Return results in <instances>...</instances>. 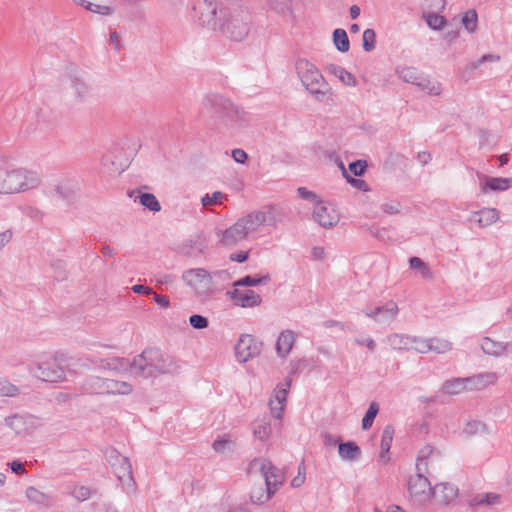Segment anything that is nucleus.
Returning a JSON list of instances; mask_svg holds the SVG:
<instances>
[{
	"label": "nucleus",
	"mask_w": 512,
	"mask_h": 512,
	"mask_svg": "<svg viewBox=\"0 0 512 512\" xmlns=\"http://www.w3.org/2000/svg\"><path fill=\"white\" fill-rule=\"evenodd\" d=\"M258 212L262 218H264L262 225L277 227V225L282 223L285 219L284 209L277 205L268 206L263 210H258Z\"/></svg>",
	"instance_id": "a878e982"
},
{
	"label": "nucleus",
	"mask_w": 512,
	"mask_h": 512,
	"mask_svg": "<svg viewBox=\"0 0 512 512\" xmlns=\"http://www.w3.org/2000/svg\"><path fill=\"white\" fill-rule=\"evenodd\" d=\"M411 349H414L415 351L419 353H427L430 352L429 348V338L424 339L417 336H412L411 340Z\"/></svg>",
	"instance_id": "5fc2aeb1"
},
{
	"label": "nucleus",
	"mask_w": 512,
	"mask_h": 512,
	"mask_svg": "<svg viewBox=\"0 0 512 512\" xmlns=\"http://www.w3.org/2000/svg\"><path fill=\"white\" fill-rule=\"evenodd\" d=\"M394 436V428L391 425L385 426V428L382 431L381 436V452H380V459L384 462L389 460V457L387 456L389 453V450L392 445Z\"/></svg>",
	"instance_id": "72a5a7b5"
},
{
	"label": "nucleus",
	"mask_w": 512,
	"mask_h": 512,
	"mask_svg": "<svg viewBox=\"0 0 512 512\" xmlns=\"http://www.w3.org/2000/svg\"><path fill=\"white\" fill-rule=\"evenodd\" d=\"M275 493H271L266 487L265 489L259 485L254 486L250 492V499L255 504H263L267 502Z\"/></svg>",
	"instance_id": "4c0bfd02"
},
{
	"label": "nucleus",
	"mask_w": 512,
	"mask_h": 512,
	"mask_svg": "<svg viewBox=\"0 0 512 512\" xmlns=\"http://www.w3.org/2000/svg\"><path fill=\"white\" fill-rule=\"evenodd\" d=\"M137 198L139 199L140 204L148 210L152 212H159L161 210V205L154 194L139 193Z\"/></svg>",
	"instance_id": "a19ab883"
},
{
	"label": "nucleus",
	"mask_w": 512,
	"mask_h": 512,
	"mask_svg": "<svg viewBox=\"0 0 512 512\" xmlns=\"http://www.w3.org/2000/svg\"><path fill=\"white\" fill-rule=\"evenodd\" d=\"M441 461L440 452L430 445L424 446L418 453L416 460V472L429 475L431 471L439 467Z\"/></svg>",
	"instance_id": "dca6fc26"
},
{
	"label": "nucleus",
	"mask_w": 512,
	"mask_h": 512,
	"mask_svg": "<svg viewBox=\"0 0 512 512\" xmlns=\"http://www.w3.org/2000/svg\"><path fill=\"white\" fill-rule=\"evenodd\" d=\"M270 281V275L266 274L261 277L245 276L234 283L235 286H256L259 284H266Z\"/></svg>",
	"instance_id": "09e8293b"
},
{
	"label": "nucleus",
	"mask_w": 512,
	"mask_h": 512,
	"mask_svg": "<svg viewBox=\"0 0 512 512\" xmlns=\"http://www.w3.org/2000/svg\"><path fill=\"white\" fill-rule=\"evenodd\" d=\"M204 244L200 238L190 239L177 247V253L183 256H198L203 252Z\"/></svg>",
	"instance_id": "7c9ffc66"
},
{
	"label": "nucleus",
	"mask_w": 512,
	"mask_h": 512,
	"mask_svg": "<svg viewBox=\"0 0 512 512\" xmlns=\"http://www.w3.org/2000/svg\"><path fill=\"white\" fill-rule=\"evenodd\" d=\"M199 22L201 26L213 31H222L224 22L221 15L217 16V4L214 0H203L200 6Z\"/></svg>",
	"instance_id": "f3484780"
},
{
	"label": "nucleus",
	"mask_w": 512,
	"mask_h": 512,
	"mask_svg": "<svg viewBox=\"0 0 512 512\" xmlns=\"http://www.w3.org/2000/svg\"><path fill=\"white\" fill-rule=\"evenodd\" d=\"M409 265L411 269L418 270L423 278H431V271L428 265L419 257H411L409 259Z\"/></svg>",
	"instance_id": "49530a36"
},
{
	"label": "nucleus",
	"mask_w": 512,
	"mask_h": 512,
	"mask_svg": "<svg viewBox=\"0 0 512 512\" xmlns=\"http://www.w3.org/2000/svg\"><path fill=\"white\" fill-rule=\"evenodd\" d=\"M36 377L46 382H60L65 380L66 373L63 360L57 357L37 364Z\"/></svg>",
	"instance_id": "4468645a"
},
{
	"label": "nucleus",
	"mask_w": 512,
	"mask_h": 512,
	"mask_svg": "<svg viewBox=\"0 0 512 512\" xmlns=\"http://www.w3.org/2000/svg\"><path fill=\"white\" fill-rule=\"evenodd\" d=\"M482 351L492 357H502V341H496L490 337H484L481 340Z\"/></svg>",
	"instance_id": "f704fd0d"
},
{
	"label": "nucleus",
	"mask_w": 512,
	"mask_h": 512,
	"mask_svg": "<svg viewBox=\"0 0 512 512\" xmlns=\"http://www.w3.org/2000/svg\"><path fill=\"white\" fill-rule=\"evenodd\" d=\"M378 411H379L378 404L376 402H371L368 407V410L366 411V414L364 415V417L362 419V428L364 430H367L372 426L374 419L378 414Z\"/></svg>",
	"instance_id": "de8ad7c7"
},
{
	"label": "nucleus",
	"mask_w": 512,
	"mask_h": 512,
	"mask_svg": "<svg viewBox=\"0 0 512 512\" xmlns=\"http://www.w3.org/2000/svg\"><path fill=\"white\" fill-rule=\"evenodd\" d=\"M291 378L287 377L284 383H280L273 390L269 400V408L272 416L278 420L282 419L286 406L287 395L291 387Z\"/></svg>",
	"instance_id": "2eb2a0df"
},
{
	"label": "nucleus",
	"mask_w": 512,
	"mask_h": 512,
	"mask_svg": "<svg viewBox=\"0 0 512 512\" xmlns=\"http://www.w3.org/2000/svg\"><path fill=\"white\" fill-rule=\"evenodd\" d=\"M331 72L345 85L354 87L357 85V80L353 74L340 66H332Z\"/></svg>",
	"instance_id": "79ce46f5"
},
{
	"label": "nucleus",
	"mask_w": 512,
	"mask_h": 512,
	"mask_svg": "<svg viewBox=\"0 0 512 512\" xmlns=\"http://www.w3.org/2000/svg\"><path fill=\"white\" fill-rule=\"evenodd\" d=\"M362 311L376 323L390 326L399 314V307L396 302L388 301L383 305L367 306Z\"/></svg>",
	"instance_id": "9b49d317"
},
{
	"label": "nucleus",
	"mask_w": 512,
	"mask_h": 512,
	"mask_svg": "<svg viewBox=\"0 0 512 512\" xmlns=\"http://www.w3.org/2000/svg\"><path fill=\"white\" fill-rule=\"evenodd\" d=\"M339 457L344 461H356L361 456V449L354 441H347L338 445Z\"/></svg>",
	"instance_id": "c756f323"
},
{
	"label": "nucleus",
	"mask_w": 512,
	"mask_h": 512,
	"mask_svg": "<svg viewBox=\"0 0 512 512\" xmlns=\"http://www.w3.org/2000/svg\"><path fill=\"white\" fill-rule=\"evenodd\" d=\"M499 376L496 372H483L467 377L469 391L483 390L496 384Z\"/></svg>",
	"instance_id": "4be33fe9"
},
{
	"label": "nucleus",
	"mask_w": 512,
	"mask_h": 512,
	"mask_svg": "<svg viewBox=\"0 0 512 512\" xmlns=\"http://www.w3.org/2000/svg\"><path fill=\"white\" fill-rule=\"evenodd\" d=\"M296 341V334L292 330H284L278 336L276 342V352L277 355L281 358H286Z\"/></svg>",
	"instance_id": "393cba45"
},
{
	"label": "nucleus",
	"mask_w": 512,
	"mask_h": 512,
	"mask_svg": "<svg viewBox=\"0 0 512 512\" xmlns=\"http://www.w3.org/2000/svg\"><path fill=\"white\" fill-rule=\"evenodd\" d=\"M152 294H153V300L159 306H161L164 309H167V308L170 307V300H169V298L167 296L160 295V294H157V293H152Z\"/></svg>",
	"instance_id": "774afa93"
},
{
	"label": "nucleus",
	"mask_w": 512,
	"mask_h": 512,
	"mask_svg": "<svg viewBox=\"0 0 512 512\" xmlns=\"http://www.w3.org/2000/svg\"><path fill=\"white\" fill-rule=\"evenodd\" d=\"M401 205L397 201H390L381 205V210L389 215L398 214L400 212Z\"/></svg>",
	"instance_id": "e2e57ef3"
},
{
	"label": "nucleus",
	"mask_w": 512,
	"mask_h": 512,
	"mask_svg": "<svg viewBox=\"0 0 512 512\" xmlns=\"http://www.w3.org/2000/svg\"><path fill=\"white\" fill-rule=\"evenodd\" d=\"M262 346V342L252 335L242 334L234 347L235 358L239 363H245L259 356Z\"/></svg>",
	"instance_id": "ddd939ff"
},
{
	"label": "nucleus",
	"mask_w": 512,
	"mask_h": 512,
	"mask_svg": "<svg viewBox=\"0 0 512 512\" xmlns=\"http://www.w3.org/2000/svg\"><path fill=\"white\" fill-rule=\"evenodd\" d=\"M512 185V180L510 178H502V177H486L485 183L482 185V192H486L487 190L492 191H505L510 188Z\"/></svg>",
	"instance_id": "473e14b6"
},
{
	"label": "nucleus",
	"mask_w": 512,
	"mask_h": 512,
	"mask_svg": "<svg viewBox=\"0 0 512 512\" xmlns=\"http://www.w3.org/2000/svg\"><path fill=\"white\" fill-rule=\"evenodd\" d=\"M264 218L258 210L252 211L237 220L231 227L226 229V243H236L256 232L262 225Z\"/></svg>",
	"instance_id": "0eeeda50"
},
{
	"label": "nucleus",
	"mask_w": 512,
	"mask_h": 512,
	"mask_svg": "<svg viewBox=\"0 0 512 512\" xmlns=\"http://www.w3.org/2000/svg\"><path fill=\"white\" fill-rule=\"evenodd\" d=\"M232 158L235 162L244 164L247 160V153L243 149H234L232 150Z\"/></svg>",
	"instance_id": "338daca9"
},
{
	"label": "nucleus",
	"mask_w": 512,
	"mask_h": 512,
	"mask_svg": "<svg viewBox=\"0 0 512 512\" xmlns=\"http://www.w3.org/2000/svg\"><path fill=\"white\" fill-rule=\"evenodd\" d=\"M408 492L411 500L416 505H423L430 501L433 488L427 475L417 473L409 477Z\"/></svg>",
	"instance_id": "1a4fd4ad"
},
{
	"label": "nucleus",
	"mask_w": 512,
	"mask_h": 512,
	"mask_svg": "<svg viewBox=\"0 0 512 512\" xmlns=\"http://www.w3.org/2000/svg\"><path fill=\"white\" fill-rule=\"evenodd\" d=\"M40 182V175L32 170L25 168L0 169V194L25 192L38 187Z\"/></svg>",
	"instance_id": "7ed1b4c3"
},
{
	"label": "nucleus",
	"mask_w": 512,
	"mask_h": 512,
	"mask_svg": "<svg viewBox=\"0 0 512 512\" xmlns=\"http://www.w3.org/2000/svg\"><path fill=\"white\" fill-rule=\"evenodd\" d=\"M57 196L64 200H73L80 190L79 181L76 178H62L54 186Z\"/></svg>",
	"instance_id": "412c9836"
},
{
	"label": "nucleus",
	"mask_w": 512,
	"mask_h": 512,
	"mask_svg": "<svg viewBox=\"0 0 512 512\" xmlns=\"http://www.w3.org/2000/svg\"><path fill=\"white\" fill-rule=\"evenodd\" d=\"M234 303L238 306L249 308L261 304V297L253 290H239L235 289L231 295Z\"/></svg>",
	"instance_id": "b1692460"
},
{
	"label": "nucleus",
	"mask_w": 512,
	"mask_h": 512,
	"mask_svg": "<svg viewBox=\"0 0 512 512\" xmlns=\"http://www.w3.org/2000/svg\"><path fill=\"white\" fill-rule=\"evenodd\" d=\"M223 198H224L223 193L220 191H216L211 195L206 194L205 196H203L201 199V203L205 208H207L213 204L222 203Z\"/></svg>",
	"instance_id": "13d9d810"
},
{
	"label": "nucleus",
	"mask_w": 512,
	"mask_h": 512,
	"mask_svg": "<svg viewBox=\"0 0 512 512\" xmlns=\"http://www.w3.org/2000/svg\"><path fill=\"white\" fill-rule=\"evenodd\" d=\"M182 279L196 294L207 295L212 288L209 273L203 268L189 269L182 274Z\"/></svg>",
	"instance_id": "9d476101"
},
{
	"label": "nucleus",
	"mask_w": 512,
	"mask_h": 512,
	"mask_svg": "<svg viewBox=\"0 0 512 512\" xmlns=\"http://www.w3.org/2000/svg\"><path fill=\"white\" fill-rule=\"evenodd\" d=\"M367 168V162L365 160H357L355 162H352L349 164V170L355 175V176H361L364 174L365 170Z\"/></svg>",
	"instance_id": "680f3d73"
},
{
	"label": "nucleus",
	"mask_w": 512,
	"mask_h": 512,
	"mask_svg": "<svg viewBox=\"0 0 512 512\" xmlns=\"http://www.w3.org/2000/svg\"><path fill=\"white\" fill-rule=\"evenodd\" d=\"M297 193L298 196L303 200L312 201L315 202V204L319 201L317 195L305 187L298 188Z\"/></svg>",
	"instance_id": "0e129e2a"
},
{
	"label": "nucleus",
	"mask_w": 512,
	"mask_h": 512,
	"mask_svg": "<svg viewBox=\"0 0 512 512\" xmlns=\"http://www.w3.org/2000/svg\"><path fill=\"white\" fill-rule=\"evenodd\" d=\"M425 18H426V22H427L428 26L434 30H440L446 24L445 18L438 14L430 13V14H427L425 16Z\"/></svg>",
	"instance_id": "864d4df0"
},
{
	"label": "nucleus",
	"mask_w": 512,
	"mask_h": 512,
	"mask_svg": "<svg viewBox=\"0 0 512 512\" xmlns=\"http://www.w3.org/2000/svg\"><path fill=\"white\" fill-rule=\"evenodd\" d=\"M26 497L31 503L38 506L47 507L51 502V498L49 495L45 494L44 492L38 490L35 487L27 488Z\"/></svg>",
	"instance_id": "c9c22d12"
},
{
	"label": "nucleus",
	"mask_w": 512,
	"mask_h": 512,
	"mask_svg": "<svg viewBox=\"0 0 512 512\" xmlns=\"http://www.w3.org/2000/svg\"><path fill=\"white\" fill-rule=\"evenodd\" d=\"M249 473L261 475L271 493H276L285 482L284 473L264 458L253 459L249 464Z\"/></svg>",
	"instance_id": "423d86ee"
},
{
	"label": "nucleus",
	"mask_w": 512,
	"mask_h": 512,
	"mask_svg": "<svg viewBox=\"0 0 512 512\" xmlns=\"http://www.w3.org/2000/svg\"><path fill=\"white\" fill-rule=\"evenodd\" d=\"M250 14L243 4L229 0L226 5V35L233 41L244 40L249 33Z\"/></svg>",
	"instance_id": "20e7f679"
},
{
	"label": "nucleus",
	"mask_w": 512,
	"mask_h": 512,
	"mask_svg": "<svg viewBox=\"0 0 512 512\" xmlns=\"http://www.w3.org/2000/svg\"><path fill=\"white\" fill-rule=\"evenodd\" d=\"M68 492L78 501H85L91 495L90 489L86 486H68Z\"/></svg>",
	"instance_id": "3c124183"
},
{
	"label": "nucleus",
	"mask_w": 512,
	"mask_h": 512,
	"mask_svg": "<svg viewBox=\"0 0 512 512\" xmlns=\"http://www.w3.org/2000/svg\"><path fill=\"white\" fill-rule=\"evenodd\" d=\"M68 77L74 97L79 101H84L88 97L90 91V86L87 83L85 73L76 66H70L68 68Z\"/></svg>",
	"instance_id": "6ab92c4d"
},
{
	"label": "nucleus",
	"mask_w": 512,
	"mask_h": 512,
	"mask_svg": "<svg viewBox=\"0 0 512 512\" xmlns=\"http://www.w3.org/2000/svg\"><path fill=\"white\" fill-rule=\"evenodd\" d=\"M296 70L302 84L316 101L329 105L334 103L333 89L314 64L306 59H299L296 62Z\"/></svg>",
	"instance_id": "f03ea898"
},
{
	"label": "nucleus",
	"mask_w": 512,
	"mask_h": 512,
	"mask_svg": "<svg viewBox=\"0 0 512 512\" xmlns=\"http://www.w3.org/2000/svg\"><path fill=\"white\" fill-rule=\"evenodd\" d=\"M333 42L336 48L342 53L347 52L350 48L349 39L344 29L338 28L334 30Z\"/></svg>",
	"instance_id": "ea45409f"
},
{
	"label": "nucleus",
	"mask_w": 512,
	"mask_h": 512,
	"mask_svg": "<svg viewBox=\"0 0 512 512\" xmlns=\"http://www.w3.org/2000/svg\"><path fill=\"white\" fill-rule=\"evenodd\" d=\"M6 425L18 435L31 433L33 429L34 419L31 416L25 417L21 415H13L5 419Z\"/></svg>",
	"instance_id": "5701e85b"
},
{
	"label": "nucleus",
	"mask_w": 512,
	"mask_h": 512,
	"mask_svg": "<svg viewBox=\"0 0 512 512\" xmlns=\"http://www.w3.org/2000/svg\"><path fill=\"white\" fill-rule=\"evenodd\" d=\"M500 60V56L493 55V54H486L483 55L480 59H478L476 62L472 63L473 68H478L483 64L484 62L490 61V62H498Z\"/></svg>",
	"instance_id": "69168bd1"
},
{
	"label": "nucleus",
	"mask_w": 512,
	"mask_h": 512,
	"mask_svg": "<svg viewBox=\"0 0 512 512\" xmlns=\"http://www.w3.org/2000/svg\"><path fill=\"white\" fill-rule=\"evenodd\" d=\"M267 6L270 11L281 16L290 15L292 13L291 4L286 0H268Z\"/></svg>",
	"instance_id": "58836bf2"
},
{
	"label": "nucleus",
	"mask_w": 512,
	"mask_h": 512,
	"mask_svg": "<svg viewBox=\"0 0 512 512\" xmlns=\"http://www.w3.org/2000/svg\"><path fill=\"white\" fill-rule=\"evenodd\" d=\"M469 390L467 377L451 378L443 382L440 391L449 396L459 395Z\"/></svg>",
	"instance_id": "c85d7f7f"
},
{
	"label": "nucleus",
	"mask_w": 512,
	"mask_h": 512,
	"mask_svg": "<svg viewBox=\"0 0 512 512\" xmlns=\"http://www.w3.org/2000/svg\"><path fill=\"white\" fill-rule=\"evenodd\" d=\"M313 219L320 226L331 228L339 222L340 216L332 205L324 201H318L313 209Z\"/></svg>",
	"instance_id": "a211bd4d"
},
{
	"label": "nucleus",
	"mask_w": 512,
	"mask_h": 512,
	"mask_svg": "<svg viewBox=\"0 0 512 512\" xmlns=\"http://www.w3.org/2000/svg\"><path fill=\"white\" fill-rule=\"evenodd\" d=\"M105 457L112 466L118 480L127 487L134 486L132 467L128 457L122 456L116 449L108 448Z\"/></svg>",
	"instance_id": "6e6552de"
},
{
	"label": "nucleus",
	"mask_w": 512,
	"mask_h": 512,
	"mask_svg": "<svg viewBox=\"0 0 512 512\" xmlns=\"http://www.w3.org/2000/svg\"><path fill=\"white\" fill-rule=\"evenodd\" d=\"M202 104L209 116H220L224 108V97L218 94H208L204 97Z\"/></svg>",
	"instance_id": "bb28decb"
},
{
	"label": "nucleus",
	"mask_w": 512,
	"mask_h": 512,
	"mask_svg": "<svg viewBox=\"0 0 512 512\" xmlns=\"http://www.w3.org/2000/svg\"><path fill=\"white\" fill-rule=\"evenodd\" d=\"M484 430H485V424L483 422L477 421V420L469 421L464 428V432L467 435H474V434L480 433Z\"/></svg>",
	"instance_id": "052dcab7"
},
{
	"label": "nucleus",
	"mask_w": 512,
	"mask_h": 512,
	"mask_svg": "<svg viewBox=\"0 0 512 512\" xmlns=\"http://www.w3.org/2000/svg\"><path fill=\"white\" fill-rule=\"evenodd\" d=\"M83 388L90 394L99 395H129L133 386L126 381L91 376L85 380Z\"/></svg>",
	"instance_id": "39448f33"
},
{
	"label": "nucleus",
	"mask_w": 512,
	"mask_h": 512,
	"mask_svg": "<svg viewBox=\"0 0 512 512\" xmlns=\"http://www.w3.org/2000/svg\"><path fill=\"white\" fill-rule=\"evenodd\" d=\"M429 348L432 352L443 354L452 349V344L445 339L429 338Z\"/></svg>",
	"instance_id": "a18cd8bd"
},
{
	"label": "nucleus",
	"mask_w": 512,
	"mask_h": 512,
	"mask_svg": "<svg viewBox=\"0 0 512 512\" xmlns=\"http://www.w3.org/2000/svg\"><path fill=\"white\" fill-rule=\"evenodd\" d=\"M471 220L477 222L482 228L488 227L499 220V211L495 208H483L477 212H473Z\"/></svg>",
	"instance_id": "cd10ccee"
},
{
	"label": "nucleus",
	"mask_w": 512,
	"mask_h": 512,
	"mask_svg": "<svg viewBox=\"0 0 512 512\" xmlns=\"http://www.w3.org/2000/svg\"><path fill=\"white\" fill-rule=\"evenodd\" d=\"M81 6H83L85 9H87L91 12L97 13V14H101V15H105V16L113 14V8L110 6L99 5V4H95V3H92V2H89L86 0H85V3L82 4Z\"/></svg>",
	"instance_id": "603ef678"
},
{
	"label": "nucleus",
	"mask_w": 512,
	"mask_h": 512,
	"mask_svg": "<svg viewBox=\"0 0 512 512\" xmlns=\"http://www.w3.org/2000/svg\"><path fill=\"white\" fill-rule=\"evenodd\" d=\"M458 487L449 482L436 484L433 487L432 498L441 506L452 503L458 496Z\"/></svg>",
	"instance_id": "aec40b11"
},
{
	"label": "nucleus",
	"mask_w": 512,
	"mask_h": 512,
	"mask_svg": "<svg viewBox=\"0 0 512 512\" xmlns=\"http://www.w3.org/2000/svg\"><path fill=\"white\" fill-rule=\"evenodd\" d=\"M272 433L270 420L267 418L259 419L254 424V435L260 440H266Z\"/></svg>",
	"instance_id": "e433bc0d"
},
{
	"label": "nucleus",
	"mask_w": 512,
	"mask_h": 512,
	"mask_svg": "<svg viewBox=\"0 0 512 512\" xmlns=\"http://www.w3.org/2000/svg\"><path fill=\"white\" fill-rule=\"evenodd\" d=\"M461 22L469 33H473L477 29L478 16L474 9L468 10L462 14Z\"/></svg>",
	"instance_id": "37998d69"
},
{
	"label": "nucleus",
	"mask_w": 512,
	"mask_h": 512,
	"mask_svg": "<svg viewBox=\"0 0 512 512\" xmlns=\"http://www.w3.org/2000/svg\"><path fill=\"white\" fill-rule=\"evenodd\" d=\"M226 118H229L233 121L242 120L244 117V111L240 110L237 106L232 103L226 102Z\"/></svg>",
	"instance_id": "4d7b16f0"
},
{
	"label": "nucleus",
	"mask_w": 512,
	"mask_h": 512,
	"mask_svg": "<svg viewBox=\"0 0 512 512\" xmlns=\"http://www.w3.org/2000/svg\"><path fill=\"white\" fill-rule=\"evenodd\" d=\"M112 361L113 363L107 362L102 366L129 371L134 378L145 380L155 379L160 375H176L181 369L180 363L174 356L154 347L144 349L132 361L127 358H116Z\"/></svg>",
	"instance_id": "f257e3e1"
},
{
	"label": "nucleus",
	"mask_w": 512,
	"mask_h": 512,
	"mask_svg": "<svg viewBox=\"0 0 512 512\" xmlns=\"http://www.w3.org/2000/svg\"><path fill=\"white\" fill-rule=\"evenodd\" d=\"M19 394V389L16 385L8 382H0V396L2 397H15Z\"/></svg>",
	"instance_id": "6e6d98bb"
},
{
	"label": "nucleus",
	"mask_w": 512,
	"mask_h": 512,
	"mask_svg": "<svg viewBox=\"0 0 512 512\" xmlns=\"http://www.w3.org/2000/svg\"><path fill=\"white\" fill-rule=\"evenodd\" d=\"M189 324L194 329L202 330L208 327L209 321L206 317L202 315L193 314L189 317Z\"/></svg>",
	"instance_id": "bf43d9fd"
},
{
	"label": "nucleus",
	"mask_w": 512,
	"mask_h": 512,
	"mask_svg": "<svg viewBox=\"0 0 512 512\" xmlns=\"http://www.w3.org/2000/svg\"><path fill=\"white\" fill-rule=\"evenodd\" d=\"M397 76L404 82L416 85L422 90H427L431 95L440 94V85L431 83L424 75L414 67H401L396 69Z\"/></svg>",
	"instance_id": "f8f14e48"
},
{
	"label": "nucleus",
	"mask_w": 512,
	"mask_h": 512,
	"mask_svg": "<svg viewBox=\"0 0 512 512\" xmlns=\"http://www.w3.org/2000/svg\"><path fill=\"white\" fill-rule=\"evenodd\" d=\"M376 33L373 29H366L362 35V46L364 51L371 52L375 49Z\"/></svg>",
	"instance_id": "8fccbe9b"
},
{
	"label": "nucleus",
	"mask_w": 512,
	"mask_h": 512,
	"mask_svg": "<svg viewBox=\"0 0 512 512\" xmlns=\"http://www.w3.org/2000/svg\"><path fill=\"white\" fill-rule=\"evenodd\" d=\"M412 336L406 334L393 333L386 337L385 342L394 350L411 349Z\"/></svg>",
	"instance_id": "2f4dec72"
},
{
	"label": "nucleus",
	"mask_w": 512,
	"mask_h": 512,
	"mask_svg": "<svg viewBox=\"0 0 512 512\" xmlns=\"http://www.w3.org/2000/svg\"><path fill=\"white\" fill-rule=\"evenodd\" d=\"M500 503V495L496 493H483L476 495L472 504L475 506L479 505H495Z\"/></svg>",
	"instance_id": "c03bdc74"
}]
</instances>
